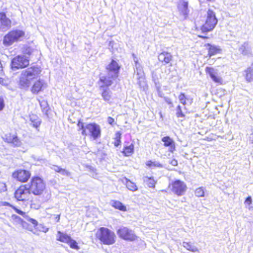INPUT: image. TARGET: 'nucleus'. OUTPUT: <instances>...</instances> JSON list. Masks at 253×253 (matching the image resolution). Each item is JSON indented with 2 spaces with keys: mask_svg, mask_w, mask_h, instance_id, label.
Segmentation results:
<instances>
[{
  "mask_svg": "<svg viewBox=\"0 0 253 253\" xmlns=\"http://www.w3.org/2000/svg\"><path fill=\"white\" fill-rule=\"evenodd\" d=\"M32 192L27 184L20 185L15 191L14 197L17 201H21L25 203V207L29 205L31 209L38 210L40 205L38 200L32 195Z\"/></svg>",
  "mask_w": 253,
  "mask_h": 253,
  "instance_id": "obj_1",
  "label": "nucleus"
},
{
  "mask_svg": "<svg viewBox=\"0 0 253 253\" xmlns=\"http://www.w3.org/2000/svg\"><path fill=\"white\" fill-rule=\"evenodd\" d=\"M77 126L78 130L84 137L89 136L90 138L97 140L101 137V128L100 126L95 123H89L86 124L83 120H78Z\"/></svg>",
  "mask_w": 253,
  "mask_h": 253,
  "instance_id": "obj_2",
  "label": "nucleus"
},
{
  "mask_svg": "<svg viewBox=\"0 0 253 253\" xmlns=\"http://www.w3.org/2000/svg\"><path fill=\"white\" fill-rule=\"evenodd\" d=\"M42 69L38 65L31 66L22 71L19 77L18 84L21 88H27L29 87L31 81L39 77Z\"/></svg>",
  "mask_w": 253,
  "mask_h": 253,
  "instance_id": "obj_3",
  "label": "nucleus"
},
{
  "mask_svg": "<svg viewBox=\"0 0 253 253\" xmlns=\"http://www.w3.org/2000/svg\"><path fill=\"white\" fill-rule=\"evenodd\" d=\"M27 184L32 193L35 196H42L46 192V183L43 179L39 176L32 177Z\"/></svg>",
  "mask_w": 253,
  "mask_h": 253,
  "instance_id": "obj_4",
  "label": "nucleus"
},
{
  "mask_svg": "<svg viewBox=\"0 0 253 253\" xmlns=\"http://www.w3.org/2000/svg\"><path fill=\"white\" fill-rule=\"evenodd\" d=\"M95 238L102 244L111 245L115 244L116 241V236L115 233L107 227H101L98 229L95 235Z\"/></svg>",
  "mask_w": 253,
  "mask_h": 253,
  "instance_id": "obj_5",
  "label": "nucleus"
},
{
  "mask_svg": "<svg viewBox=\"0 0 253 253\" xmlns=\"http://www.w3.org/2000/svg\"><path fill=\"white\" fill-rule=\"evenodd\" d=\"M25 38V32L20 29H14L8 32L3 38L4 46H9L15 42L22 41Z\"/></svg>",
  "mask_w": 253,
  "mask_h": 253,
  "instance_id": "obj_6",
  "label": "nucleus"
},
{
  "mask_svg": "<svg viewBox=\"0 0 253 253\" xmlns=\"http://www.w3.org/2000/svg\"><path fill=\"white\" fill-rule=\"evenodd\" d=\"M217 19L215 12L209 9L207 11L206 19L204 23L201 26L200 29L203 33H207L212 31L217 24Z\"/></svg>",
  "mask_w": 253,
  "mask_h": 253,
  "instance_id": "obj_7",
  "label": "nucleus"
},
{
  "mask_svg": "<svg viewBox=\"0 0 253 253\" xmlns=\"http://www.w3.org/2000/svg\"><path fill=\"white\" fill-rule=\"evenodd\" d=\"M168 188L170 191L177 195H183L187 191V187L186 183L179 179L175 180L169 184Z\"/></svg>",
  "mask_w": 253,
  "mask_h": 253,
  "instance_id": "obj_8",
  "label": "nucleus"
},
{
  "mask_svg": "<svg viewBox=\"0 0 253 253\" xmlns=\"http://www.w3.org/2000/svg\"><path fill=\"white\" fill-rule=\"evenodd\" d=\"M117 234L120 239L127 241L133 242L138 239L134 231L125 226L119 228L117 230Z\"/></svg>",
  "mask_w": 253,
  "mask_h": 253,
  "instance_id": "obj_9",
  "label": "nucleus"
},
{
  "mask_svg": "<svg viewBox=\"0 0 253 253\" xmlns=\"http://www.w3.org/2000/svg\"><path fill=\"white\" fill-rule=\"evenodd\" d=\"M11 176L16 181L25 183L30 179L31 176V172L29 170L18 169L12 172Z\"/></svg>",
  "mask_w": 253,
  "mask_h": 253,
  "instance_id": "obj_10",
  "label": "nucleus"
},
{
  "mask_svg": "<svg viewBox=\"0 0 253 253\" xmlns=\"http://www.w3.org/2000/svg\"><path fill=\"white\" fill-rule=\"evenodd\" d=\"M30 64V60L25 56L18 55L14 57L11 61L10 66L12 70L24 69Z\"/></svg>",
  "mask_w": 253,
  "mask_h": 253,
  "instance_id": "obj_11",
  "label": "nucleus"
},
{
  "mask_svg": "<svg viewBox=\"0 0 253 253\" xmlns=\"http://www.w3.org/2000/svg\"><path fill=\"white\" fill-rule=\"evenodd\" d=\"M57 240L66 243L72 249L79 250L80 248L76 241L73 239L70 236L61 231L57 232Z\"/></svg>",
  "mask_w": 253,
  "mask_h": 253,
  "instance_id": "obj_12",
  "label": "nucleus"
},
{
  "mask_svg": "<svg viewBox=\"0 0 253 253\" xmlns=\"http://www.w3.org/2000/svg\"><path fill=\"white\" fill-rule=\"evenodd\" d=\"M117 78V77L109 73L108 75L100 76L98 81V83L100 84V88H108L110 86L113 84L114 80Z\"/></svg>",
  "mask_w": 253,
  "mask_h": 253,
  "instance_id": "obj_13",
  "label": "nucleus"
},
{
  "mask_svg": "<svg viewBox=\"0 0 253 253\" xmlns=\"http://www.w3.org/2000/svg\"><path fill=\"white\" fill-rule=\"evenodd\" d=\"M205 72L212 81L218 85L224 84L223 80L220 76H218L213 67L207 66L205 68Z\"/></svg>",
  "mask_w": 253,
  "mask_h": 253,
  "instance_id": "obj_14",
  "label": "nucleus"
},
{
  "mask_svg": "<svg viewBox=\"0 0 253 253\" xmlns=\"http://www.w3.org/2000/svg\"><path fill=\"white\" fill-rule=\"evenodd\" d=\"M120 69L121 66L114 59H112L111 62L105 67V69L109 74H111L117 78L119 77Z\"/></svg>",
  "mask_w": 253,
  "mask_h": 253,
  "instance_id": "obj_15",
  "label": "nucleus"
},
{
  "mask_svg": "<svg viewBox=\"0 0 253 253\" xmlns=\"http://www.w3.org/2000/svg\"><path fill=\"white\" fill-rule=\"evenodd\" d=\"M46 86L47 84L43 80L39 79L33 83L30 90L33 94H38L43 91Z\"/></svg>",
  "mask_w": 253,
  "mask_h": 253,
  "instance_id": "obj_16",
  "label": "nucleus"
},
{
  "mask_svg": "<svg viewBox=\"0 0 253 253\" xmlns=\"http://www.w3.org/2000/svg\"><path fill=\"white\" fill-rule=\"evenodd\" d=\"M158 61L164 65L169 64V67H171V62L173 60V56L169 52L163 51L158 55Z\"/></svg>",
  "mask_w": 253,
  "mask_h": 253,
  "instance_id": "obj_17",
  "label": "nucleus"
},
{
  "mask_svg": "<svg viewBox=\"0 0 253 253\" xmlns=\"http://www.w3.org/2000/svg\"><path fill=\"white\" fill-rule=\"evenodd\" d=\"M4 141L7 143L11 144L14 146L20 145L21 142L16 133H7L3 138Z\"/></svg>",
  "mask_w": 253,
  "mask_h": 253,
  "instance_id": "obj_18",
  "label": "nucleus"
},
{
  "mask_svg": "<svg viewBox=\"0 0 253 253\" xmlns=\"http://www.w3.org/2000/svg\"><path fill=\"white\" fill-rule=\"evenodd\" d=\"M188 1L185 0H180L177 4V8L179 14L186 18L187 17L189 10L188 9Z\"/></svg>",
  "mask_w": 253,
  "mask_h": 253,
  "instance_id": "obj_19",
  "label": "nucleus"
},
{
  "mask_svg": "<svg viewBox=\"0 0 253 253\" xmlns=\"http://www.w3.org/2000/svg\"><path fill=\"white\" fill-rule=\"evenodd\" d=\"M204 46L208 50L207 56L209 58L212 56L219 54L221 52V49L219 46L208 43L204 45Z\"/></svg>",
  "mask_w": 253,
  "mask_h": 253,
  "instance_id": "obj_20",
  "label": "nucleus"
},
{
  "mask_svg": "<svg viewBox=\"0 0 253 253\" xmlns=\"http://www.w3.org/2000/svg\"><path fill=\"white\" fill-rule=\"evenodd\" d=\"M121 152L125 157L131 156L134 153V144L126 141Z\"/></svg>",
  "mask_w": 253,
  "mask_h": 253,
  "instance_id": "obj_21",
  "label": "nucleus"
},
{
  "mask_svg": "<svg viewBox=\"0 0 253 253\" xmlns=\"http://www.w3.org/2000/svg\"><path fill=\"white\" fill-rule=\"evenodd\" d=\"M164 146L169 148V151L173 153L175 150V144L174 140L169 136H164L162 138Z\"/></svg>",
  "mask_w": 253,
  "mask_h": 253,
  "instance_id": "obj_22",
  "label": "nucleus"
},
{
  "mask_svg": "<svg viewBox=\"0 0 253 253\" xmlns=\"http://www.w3.org/2000/svg\"><path fill=\"white\" fill-rule=\"evenodd\" d=\"M101 96L103 100L109 104H111L113 100L112 92L108 88H101Z\"/></svg>",
  "mask_w": 253,
  "mask_h": 253,
  "instance_id": "obj_23",
  "label": "nucleus"
},
{
  "mask_svg": "<svg viewBox=\"0 0 253 253\" xmlns=\"http://www.w3.org/2000/svg\"><path fill=\"white\" fill-rule=\"evenodd\" d=\"M11 21L6 17L4 12H0V24L2 27L10 28L11 25Z\"/></svg>",
  "mask_w": 253,
  "mask_h": 253,
  "instance_id": "obj_24",
  "label": "nucleus"
},
{
  "mask_svg": "<svg viewBox=\"0 0 253 253\" xmlns=\"http://www.w3.org/2000/svg\"><path fill=\"white\" fill-rule=\"evenodd\" d=\"M111 206L115 209L122 211H127L126 206L122 202L117 200L112 201Z\"/></svg>",
  "mask_w": 253,
  "mask_h": 253,
  "instance_id": "obj_25",
  "label": "nucleus"
},
{
  "mask_svg": "<svg viewBox=\"0 0 253 253\" xmlns=\"http://www.w3.org/2000/svg\"><path fill=\"white\" fill-rule=\"evenodd\" d=\"M240 53L243 55H247L251 53V48L247 42H244L239 48Z\"/></svg>",
  "mask_w": 253,
  "mask_h": 253,
  "instance_id": "obj_26",
  "label": "nucleus"
},
{
  "mask_svg": "<svg viewBox=\"0 0 253 253\" xmlns=\"http://www.w3.org/2000/svg\"><path fill=\"white\" fill-rule=\"evenodd\" d=\"M178 99L180 102L183 105L187 104V102L191 104L193 102V99L191 98L187 97L184 93H180L178 96Z\"/></svg>",
  "mask_w": 253,
  "mask_h": 253,
  "instance_id": "obj_27",
  "label": "nucleus"
},
{
  "mask_svg": "<svg viewBox=\"0 0 253 253\" xmlns=\"http://www.w3.org/2000/svg\"><path fill=\"white\" fill-rule=\"evenodd\" d=\"M122 133L118 131L115 132V136L113 138V144L115 147H118L121 145L122 143Z\"/></svg>",
  "mask_w": 253,
  "mask_h": 253,
  "instance_id": "obj_28",
  "label": "nucleus"
},
{
  "mask_svg": "<svg viewBox=\"0 0 253 253\" xmlns=\"http://www.w3.org/2000/svg\"><path fill=\"white\" fill-rule=\"evenodd\" d=\"M124 179L126 180V187L129 190L134 192L138 190V187L134 182H133L126 177H125Z\"/></svg>",
  "mask_w": 253,
  "mask_h": 253,
  "instance_id": "obj_29",
  "label": "nucleus"
},
{
  "mask_svg": "<svg viewBox=\"0 0 253 253\" xmlns=\"http://www.w3.org/2000/svg\"><path fill=\"white\" fill-rule=\"evenodd\" d=\"M3 206H8L12 208L17 213L19 214V215L24 217L26 215V212L22 211L20 209H19L16 207L13 206L9 204L8 202H5L2 203Z\"/></svg>",
  "mask_w": 253,
  "mask_h": 253,
  "instance_id": "obj_30",
  "label": "nucleus"
},
{
  "mask_svg": "<svg viewBox=\"0 0 253 253\" xmlns=\"http://www.w3.org/2000/svg\"><path fill=\"white\" fill-rule=\"evenodd\" d=\"M245 79L248 82L253 81V69L248 67L245 71Z\"/></svg>",
  "mask_w": 253,
  "mask_h": 253,
  "instance_id": "obj_31",
  "label": "nucleus"
},
{
  "mask_svg": "<svg viewBox=\"0 0 253 253\" xmlns=\"http://www.w3.org/2000/svg\"><path fill=\"white\" fill-rule=\"evenodd\" d=\"M52 169L56 172L60 173L62 175H70V172L65 169H63L57 165H53Z\"/></svg>",
  "mask_w": 253,
  "mask_h": 253,
  "instance_id": "obj_32",
  "label": "nucleus"
},
{
  "mask_svg": "<svg viewBox=\"0 0 253 253\" xmlns=\"http://www.w3.org/2000/svg\"><path fill=\"white\" fill-rule=\"evenodd\" d=\"M183 247L187 249V250L191 251L192 252H198V249L195 247L192 243L190 242H183Z\"/></svg>",
  "mask_w": 253,
  "mask_h": 253,
  "instance_id": "obj_33",
  "label": "nucleus"
},
{
  "mask_svg": "<svg viewBox=\"0 0 253 253\" xmlns=\"http://www.w3.org/2000/svg\"><path fill=\"white\" fill-rule=\"evenodd\" d=\"M145 165L149 168L163 167V165L160 163L156 161H152L151 160L147 161L146 162Z\"/></svg>",
  "mask_w": 253,
  "mask_h": 253,
  "instance_id": "obj_34",
  "label": "nucleus"
},
{
  "mask_svg": "<svg viewBox=\"0 0 253 253\" xmlns=\"http://www.w3.org/2000/svg\"><path fill=\"white\" fill-rule=\"evenodd\" d=\"M30 121L31 122L32 125L38 128L40 126L41 124V121L40 119L36 116H33L30 118Z\"/></svg>",
  "mask_w": 253,
  "mask_h": 253,
  "instance_id": "obj_35",
  "label": "nucleus"
},
{
  "mask_svg": "<svg viewBox=\"0 0 253 253\" xmlns=\"http://www.w3.org/2000/svg\"><path fill=\"white\" fill-rule=\"evenodd\" d=\"M146 182L147 186L149 187L154 188L157 183V181L155 180L153 177H146Z\"/></svg>",
  "mask_w": 253,
  "mask_h": 253,
  "instance_id": "obj_36",
  "label": "nucleus"
},
{
  "mask_svg": "<svg viewBox=\"0 0 253 253\" xmlns=\"http://www.w3.org/2000/svg\"><path fill=\"white\" fill-rule=\"evenodd\" d=\"M195 195L198 198L203 197L205 196L204 188L202 187H200L196 189L195 191Z\"/></svg>",
  "mask_w": 253,
  "mask_h": 253,
  "instance_id": "obj_37",
  "label": "nucleus"
},
{
  "mask_svg": "<svg viewBox=\"0 0 253 253\" xmlns=\"http://www.w3.org/2000/svg\"><path fill=\"white\" fill-rule=\"evenodd\" d=\"M33 52V49L29 46H25L23 48L22 53L24 56L31 55Z\"/></svg>",
  "mask_w": 253,
  "mask_h": 253,
  "instance_id": "obj_38",
  "label": "nucleus"
},
{
  "mask_svg": "<svg viewBox=\"0 0 253 253\" xmlns=\"http://www.w3.org/2000/svg\"><path fill=\"white\" fill-rule=\"evenodd\" d=\"M176 116L177 118H184L185 117V114L182 112L181 107L180 105H178L176 107Z\"/></svg>",
  "mask_w": 253,
  "mask_h": 253,
  "instance_id": "obj_39",
  "label": "nucleus"
},
{
  "mask_svg": "<svg viewBox=\"0 0 253 253\" xmlns=\"http://www.w3.org/2000/svg\"><path fill=\"white\" fill-rule=\"evenodd\" d=\"M7 190L6 184L0 181V193L6 191Z\"/></svg>",
  "mask_w": 253,
  "mask_h": 253,
  "instance_id": "obj_40",
  "label": "nucleus"
},
{
  "mask_svg": "<svg viewBox=\"0 0 253 253\" xmlns=\"http://www.w3.org/2000/svg\"><path fill=\"white\" fill-rule=\"evenodd\" d=\"M107 122L109 125L112 126L116 124L115 119L111 117H108L107 118Z\"/></svg>",
  "mask_w": 253,
  "mask_h": 253,
  "instance_id": "obj_41",
  "label": "nucleus"
},
{
  "mask_svg": "<svg viewBox=\"0 0 253 253\" xmlns=\"http://www.w3.org/2000/svg\"><path fill=\"white\" fill-rule=\"evenodd\" d=\"M4 106V100L2 97L0 96V111L3 109Z\"/></svg>",
  "mask_w": 253,
  "mask_h": 253,
  "instance_id": "obj_42",
  "label": "nucleus"
},
{
  "mask_svg": "<svg viewBox=\"0 0 253 253\" xmlns=\"http://www.w3.org/2000/svg\"><path fill=\"white\" fill-rule=\"evenodd\" d=\"M169 163L173 166H177L178 165L177 160L175 159H172L170 161Z\"/></svg>",
  "mask_w": 253,
  "mask_h": 253,
  "instance_id": "obj_43",
  "label": "nucleus"
},
{
  "mask_svg": "<svg viewBox=\"0 0 253 253\" xmlns=\"http://www.w3.org/2000/svg\"><path fill=\"white\" fill-rule=\"evenodd\" d=\"M40 105L41 107H42L43 106H45V107L43 108L46 111L48 110V106L46 102H40Z\"/></svg>",
  "mask_w": 253,
  "mask_h": 253,
  "instance_id": "obj_44",
  "label": "nucleus"
},
{
  "mask_svg": "<svg viewBox=\"0 0 253 253\" xmlns=\"http://www.w3.org/2000/svg\"><path fill=\"white\" fill-rule=\"evenodd\" d=\"M252 198L250 196L248 197L245 201V203L247 204L248 205H250L252 204Z\"/></svg>",
  "mask_w": 253,
  "mask_h": 253,
  "instance_id": "obj_45",
  "label": "nucleus"
},
{
  "mask_svg": "<svg viewBox=\"0 0 253 253\" xmlns=\"http://www.w3.org/2000/svg\"><path fill=\"white\" fill-rule=\"evenodd\" d=\"M60 214L54 215V221L55 222H58L60 219Z\"/></svg>",
  "mask_w": 253,
  "mask_h": 253,
  "instance_id": "obj_46",
  "label": "nucleus"
},
{
  "mask_svg": "<svg viewBox=\"0 0 253 253\" xmlns=\"http://www.w3.org/2000/svg\"><path fill=\"white\" fill-rule=\"evenodd\" d=\"M0 84H3L5 83V74H4V76H1L0 75Z\"/></svg>",
  "mask_w": 253,
  "mask_h": 253,
  "instance_id": "obj_47",
  "label": "nucleus"
},
{
  "mask_svg": "<svg viewBox=\"0 0 253 253\" xmlns=\"http://www.w3.org/2000/svg\"><path fill=\"white\" fill-rule=\"evenodd\" d=\"M198 37L200 38L203 39H207L208 38L207 36H202V35H198Z\"/></svg>",
  "mask_w": 253,
  "mask_h": 253,
  "instance_id": "obj_48",
  "label": "nucleus"
},
{
  "mask_svg": "<svg viewBox=\"0 0 253 253\" xmlns=\"http://www.w3.org/2000/svg\"><path fill=\"white\" fill-rule=\"evenodd\" d=\"M30 220L34 224H37V221L35 219H34L31 218V219H30Z\"/></svg>",
  "mask_w": 253,
  "mask_h": 253,
  "instance_id": "obj_49",
  "label": "nucleus"
},
{
  "mask_svg": "<svg viewBox=\"0 0 253 253\" xmlns=\"http://www.w3.org/2000/svg\"><path fill=\"white\" fill-rule=\"evenodd\" d=\"M12 217H14L15 219H21V218L15 215H13Z\"/></svg>",
  "mask_w": 253,
  "mask_h": 253,
  "instance_id": "obj_50",
  "label": "nucleus"
},
{
  "mask_svg": "<svg viewBox=\"0 0 253 253\" xmlns=\"http://www.w3.org/2000/svg\"><path fill=\"white\" fill-rule=\"evenodd\" d=\"M165 72L166 73L169 74L171 72V70L170 69H169L168 71H166Z\"/></svg>",
  "mask_w": 253,
  "mask_h": 253,
  "instance_id": "obj_51",
  "label": "nucleus"
},
{
  "mask_svg": "<svg viewBox=\"0 0 253 253\" xmlns=\"http://www.w3.org/2000/svg\"><path fill=\"white\" fill-rule=\"evenodd\" d=\"M205 140H207V141H210L211 140V139L209 138H208V137H207V138H205Z\"/></svg>",
  "mask_w": 253,
  "mask_h": 253,
  "instance_id": "obj_52",
  "label": "nucleus"
},
{
  "mask_svg": "<svg viewBox=\"0 0 253 253\" xmlns=\"http://www.w3.org/2000/svg\"><path fill=\"white\" fill-rule=\"evenodd\" d=\"M208 1L213 2L215 0H207Z\"/></svg>",
  "mask_w": 253,
  "mask_h": 253,
  "instance_id": "obj_53",
  "label": "nucleus"
},
{
  "mask_svg": "<svg viewBox=\"0 0 253 253\" xmlns=\"http://www.w3.org/2000/svg\"><path fill=\"white\" fill-rule=\"evenodd\" d=\"M185 113H190V112H189V111H186V112H185Z\"/></svg>",
  "mask_w": 253,
  "mask_h": 253,
  "instance_id": "obj_54",
  "label": "nucleus"
},
{
  "mask_svg": "<svg viewBox=\"0 0 253 253\" xmlns=\"http://www.w3.org/2000/svg\"><path fill=\"white\" fill-rule=\"evenodd\" d=\"M196 29L198 30V27H196Z\"/></svg>",
  "mask_w": 253,
  "mask_h": 253,
  "instance_id": "obj_55",
  "label": "nucleus"
}]
</instances>
